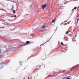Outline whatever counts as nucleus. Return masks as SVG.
Wrapping results in <instances>:
<instances>
[{
  "label": "nucleus",
  "instance_id": "0eeeda50",
  "mask_svg": "<svg viewBox=\"0 0 79 79\" xmlns=\"http://www.w3.org/2000/svg\"><path fill=\"white\" fill-rule=\"evenodd\" d=\"M15 12H16V11H15V10H13V13H15Z\"/></svg>",
  "mask_w": 79,
  "mask_h": 79
},
{
  "label": "nucleus",
  "instance_id": "1a4fd4ad",
  "mask_svg": "<svg viewBox=\"0 0 79 79\" xmlns=\"http://www.w3.org/2000/svg\"><path fill=\"white\" fill-rule=\"evenodd\" d=\"M46 24H47V23H44V26H46Z\"/></svg>",
  "mask_w": 79,
  "mask_h": 79
},
{
  "label": "nucleus",
  "instance_id": "f3484780",
  "mask_svg": "<svg viewBox=\"0 0 79 79\" xmlns=\"http://www.w3.org/2000/svg\"><path fill=\"white\" fill-rule=\"evenodd\" d=\"M73 68H74V67H73V68H71V69H73Z\"/></svg>",
  "mask_w": 79,
  "mask_h": 79
},
{
  "label": "nucleus",
  "instance_id": "6e6552de",
  "mask_svg": "<svg viewBox=\"0 0 79 79\" xmlns=\"http://www.w3.org/2000/svg\"><path fill=\"white\" fill-rule=\"evenodd\" d=\"M55 21V20H53L52 22V23H54Z\"/></svg>",
  "mask_w": 79,
  "mask_h": 79
},
{
  "label": "nucleus",
  "instance_id": "412c9836",
  "mask_svg": "<svg viewBox=\"0 0 79 79\" xmlns=\"http://www.w3.org/2000/svg\"><path fill=\"white\" fill-rule=\"evenodd\" d=\"M64 22H66V21H64Z\"/></svg>",
  "mask_w": 79,
  "mask_h": 79
},
{
  "label": "nucleus",
  "instance_id": "dca6fc26",
  "mask_svg": "<svg viewBox=\"0 0 79 79\" xmlns=\"http://www.w3.org/2000/svg\"><path fill=\"white\" fill-rule=\"evenodd\" d=\"M16 15H15L14 16V17H16Z\"/></svg>",
  "mask_w": 79,
  "mask_h": 79
},
{
  "label": "nucleus",
  "instance_id": "f8f14e48",
  "mask_svg": "<svg viewBox=\"0 0 79 79\" xmlns=\"http://www.w3.org/2000/svg\"><path fill=\"white\" fill-rule=\"evenodd\" d=\"M79 18H78L77 19V22H78V21H79Z\"/></svg>",
  "mask_w": 79,
  "mask_h": 79
},
{
  "label": "nucleus",
  "instance_id": "423d86ee",
  "mask_svg": "<svg viewBox=\"0 0 79 79\" xmlns=\"http://www.w3.org/2000/svg\"><path fill=\"white\" fill-rule=\"evenodd\" d=\"M69 31H66V32L65 34H68V33H69Z\"/></svg>",
  "mask_w": 79,
  "mask_h": 79
},
{
  "label": "nucleus",
  "instance_id": "2eb2a0df",
  "mask_svg": "<svg viewBox=\"0 0 79 79\" xmlns=\"http://www.w3.org/2000/svg\"><path fill=\"white\" fill-rule=\"evenodd\" d=\"M66 79H70V78H67Z\"/></svg>",
  "mask_w": 79,
  "mask_h": 79
},
{
  "label": "nucleus",
  "instance_id": "39448f33",
  "mask_svg": "<svg viewBox=\"0 0 79 79\" xmlns=\"http://www.w3.org/2000/svg\"><path fill=\"white\" fill-rule=\"evenodd\" d=\"M45 27H46V26H44L41 27L42 29H44V28H45Z\"/></svg>",
  "mask_w": 79,
  "mask_h": 79
},
{
  "label": "nucleus",
  "instance_id": "20e7f679",
  "mask_svg": "<svg viewBox=\"0 0 79 79\" xmlns=\"http://www.w3.org/2000/svg\"><path fill=\"white\" fill-rule=\"evenodd\" d=\"M26 43L27 44H31V42H29V41H27Z\"/></svg>",
  "mask_w": 79,
  "mask_h": 79
},
{
  "label": "nucleus",
  "instance_id": "ddd939ff",
  "mask_svg": "<svg viewBox=\"0 0 79 79\" xmlns=\"http://www.w3.org/2000/svg\"><path fill=\"white\" fill-rule=\"evenodd\" d=\"M0 28H5V27H0Z\"/></svg>",
  "mask_w": 79,
  "mask_h": 79
},
{
  "label": "nucleus",
  "instance_id": "7ed1b4c3",
  "mask_svg": "<svg viewBox=\"0 0 79 79\" xmlns=\"http://www.w3.org/2000/svg\"><path fill=\"white\" fill-rule=\"evenodd\" d=\"M77 8V7H75L74 9H72V13H74V10H76V8Z\"/></svg>",
  "mask_w": 79,
  "mask_h": 79
},
{
  "label": "nucleus",
  "instance_id": "9b49d317",
  "mask_svg": "<svg viewBox=\"0 0 79 79\" xmlns=\"http://www.w3.org/2000/svg\"><path fill=\"white\" fill-rule=\"evenodd\" d=\"M67 78H66V77H64L63 78V79H67Z\"/></svg>",
  "mask_w": 79,
  "mask_h": 79
},
{
  "label": "nucleus",
  "instance_id": "5701e85b",
  "mask_svg": "<svg viewBox=\"0 0 79 79\" xmlns=\"http://www.w3.org/2000/svg\"><path fill=\"white\" fill-rule=\"evenodd\" d=\"M28 78H29V77H28Z\"/></svg>",
  "mask_w": 79,
  "mask_h": 79
},
{
  "label": "nucleus",
  "instance_id": "f257e3e1",
  "mask_svg": "<svg viewBox=\"0 0 79 79\" xmlns=\"http://www.w3.org/2000/svg\"><path fill=\"white\" fill-rule=\"evenodd\" d=\"M67 77L70 78V79H75V75H71V76H68Z\"/></svg>",
  "mask_w": 79,
  "mask_h": 79
},
{
  "label": "nucleus",
  "instance_id": "9d476101",
  "mask_svg": "<svg viewBox=\"0 0 79 79\" xmlns=\"http://www.w3.org/2000/svg\"><path fill=\"white\" fill-rule=\"evenodd\" d=\"M61 44L62 45H64V44H63V43L62 42H61Z\"/></svg>",
  "mask_w": 79,
  "mask_h": 79
},
{
  "label": "nucleus",
  "instance_id": "f03ea898",
  "mask_svg": "<svg viewBox=\"0 0 79 79\" xmlns=\"http://www.w3.org/2000/svg\"><path fill=\"white\" fill-rule=\"evenodd\" d=\"M47 6V4H45L44 5H42V9H44Z\"/></svg>",
  "mask_w": 79,
  "mask_h": 79
},
{
  "label": "nucleus",
  "instance_id": "a211bd4d",
  "mask_svg": "<svg viewBox=\"0 0 79 79\" xmlns=\"http://www.w3.org/2000/svg\"><path fill=\"white\" fill-rule=\"evenodd\" d=\"M21 47V46H19V47H18L19 48V47Z\"/></svg>",
  "mask_w": 79,
  "mask_h": 79
},
{
  "label": "nucleus",
  "instance_id": "4be33fe9",
  "mask_svg": "<svg viewBox=\"0 0 79 79\" xmlns=\"http://www.w3.org/2000/svg\"><path fill=\"white\" fill-rule=\"evenodd\" d=\"M47 42H46V43H47Z\"/></svg>",
  "mask_w": 79,
  "mask_h": 79
},
{
  "label": "nucleus",
  "instance_id": "aec40b11",
  "mask_svg": "<svg viewBox=\"0 0 79 79\" xmlns=\"http://www.w3.org/2000/svg\"><path fill=\"white\" fill-rule=\"evenodd\" d=\"M62 6H61V7H62Z\"/></svg>",
  "mask_w": 79,
  "mask_h": 79
},
{
  "label": "nucleus",
  "instance_id": "4468645a",
  "mask_svg": "<svg viewBox=\"0 0 79 79\" xmlns=\"http://www.w3.org/2000/svg\"><path fill=\"white\" fill-rule=\"evenodd\" d=\"M24 45H27V44H24Z\"/></svg>",
  "mask_w": 79,
  "mask_h": 79
},
{
  "label": "nucleus",
  "instance_id": "6ab92c4d",
  "mask_svg": "<svg viewBox=\"0 0 79 79\" xmlns=\"http://www.w3.org/2000/svg\"><path fill=\"white\" fill-rule=\"evenodd\" d=\"M1 53V50H0V53Z\"/></svg>",
  "mask_w": 79,
  "mask_h": 79
}]
</instances>
